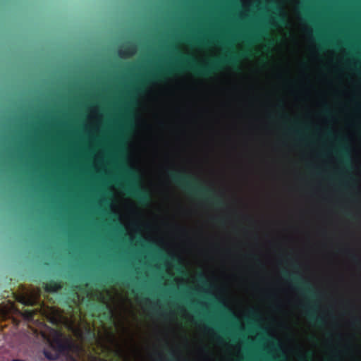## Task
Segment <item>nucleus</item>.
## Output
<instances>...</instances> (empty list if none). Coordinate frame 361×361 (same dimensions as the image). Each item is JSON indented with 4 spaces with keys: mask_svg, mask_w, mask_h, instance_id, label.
<instances>
[{
    "mask_svg": "<svg viewBox=\"0 0 361 361\" xmlns=\"http://www.w3.org/2000/svg\"><path fill=\"white\" fill-rule=\"evenodd\" d=\"M300 361H312V353H308L305 356L301 357Z\"/></svg>",
    "mask_w": 361,
    "mask_h": 361,
    "instance_id": "nucleus-24",
    "label": "nucleus"
},
{
    "mask_svg": "<svg viewBox=\"0 0 361 361\" xmlns=\"http://www.w3.org/2000/svg\"><path fill=\"white\" fill-rule=\"evenodd\" d=\"M13 361H22V360H13Z\"/></svg>",
    "mask_w": 361,
    "mask_h": 361,
    "instance_id": "nucleus-36",
    "label": "nucleus"
},
{
    "mask_svg": "<svg viewBox=\"0 0 361 361\" xmlns=\"http://www.w3.org/2000/svg\"><path fill=\"white\" fill-rule=\"evenodd\" d=\"M104 281L107 283H111L115 281L114 278L109 275L105 276L104 277Z\"/></svg>",
    "mask_w": 361,
    "mask_h": 361,
    "instance_id": "nucleus-25",
    "label": "nucleus"
},
{
    "mask_svg": "<svg viewBox=\"0 0 361 361\" xmlns=\"http://www.w3.org/2000/svg\"><path fill=\"white\" fill-rule=\"evenodd\" d=\"M116 148L117 149L118 151L120 149V142H118V143L116 144Z\"/></svg>",
    "mask_w": 361,
    "mask_h": 361,
    "instance_id": "nucleus-30",
    "label": "nucleus"
},
{
    "mask_svg": "<svg viewBox=\"0 0 361 361\" xmlns=\"http://www.w3.org/2000/svg\"><path fill=\"white\" fill-rule=\"evenodd\" d=\"M91 305H92V310L94 306V304L93 302V292L92 291V303H91Z\"/></svg>",
    "mask_w": 361,
    "mask_h": 361,
    "instance_id": "nucleus-29",
    "label": "nucleus"
},
{
    "mask_svg": "<svg viewBox=\"0 0 361 361\" xmlns=\"http://www.w3.org/2000/svg\"><path fill=\"white\" fill-rule=\"evenodd\" d=\"M214 42L213 39H208V38H204V39H195L193 40L194 44L200 46V47H205L209 44H212Z\"/></svg>",
    "mask_w": 361,
    "mask_h": 361,
    "instance_id": "nucleus-14",
    "label": "nucleus"
},
{
    "mask_svg": "<svg viewBox=\"0 0 361 361\" xmlns=\"http://www.w3.org/2000/svg\"><path fill=\"white\" fill-rule=\"evenodd\" d=\"M168 175L174 183L181 187L188 193L202 197L207 201L213 200V203L217 207L224 205L221 199L216 197L215 198L209 197V196L214 195V191L197 184V180L191 176L180 171H170Z\"/></svg>",
    "mask_w": 361,
    "mask_h": 361,
    "instance_id": "nucleus-3",
    "label": "nucleus"
},
{
    "mask_svg": "<svg viewBox=\"0 0 361 361\" xmlns=\"http://www.w3.org/2000/svg\"><path fill=\"white\" fill-rule=\"evenodd\" d=\"M354 322H355V323H357V322H360V320H359V319H355V320H354Z\"/></svg>",
    "mask_w": 361,
    "mask_h": 361,
    "instance_id": "nucleus-33",
    "label": "nucleus"
},
{
    "mask_svg": "<svg viewBox=\"0 0 361 361\" xmlns=\"http://www.w3.org/2000/svg\"><path fill=\"white\" fill-rule=\"evenodd\" d=\"M135 51V47L133 44H128L124 47L123 49H121L118 54L121 57L130 56Z\"/></svg>",
    "mask_w": 361,
    "mask_h": 361,
    "instance_id": "nucleus-10",
    "label": "nucleus"
},
{
    "mask_svg": "<svg viewBox=\"0 0 361 361\" xmlns=\"http://www.w3.org/2000/svg\"><path fill=\"white\" fill-rule=\"evenodd\" d=\"M267 35V32L263 30H259L256 33L249 36L245 37V39L249 42H256L259 41L262 37Z\"/></svg>",
    "mask_w": 361,
    "mask_h": 361,
    "instance_id": "nucleus-11",
    "label": "nucleus"
},
{
    "mask_svg": "<svg viewBox=\"0 0 361 361\" xmlns=\"http://www.w3.org/2000/svg\"><path fill=\"white\" fill-rule=\"evenodd\" d=\"M284 278L295 285V288L300 290L304 295L316 298L318 293L314 290L309 282L305 281L298 273L290 274L285 271L283 272Z\"/></svg>",
    "mask_w": 361,
    "mask_h": 361,
    "instance_id": "nucleus-5",
    "label": "nucleus"
},
{
    "mask_svg": "<svg viewBox=\"0 0 361 361\" xmlns=\"http://www.w3.org/2000/svg\"><path fill=\"white\" fill-rule=\"evenodd\" d=\"M324 114L326 115V116H330L331 114V111H329V109H326L325 111H324Z\"/></svg>",
    "mask_w": 361,
    "mask_h": 361,
    "instance_id": "nucleus-26",
    "label": "nucleus"
},
{
    "mask_svg": "<svg viewBox=\"0 0 361 361\" xmlns=\"http://www.w3.org/2000/svg\"><path fill=\"white\" fill-rule=\"evenodd\" d=\"M275 10L278 11V13H276L275 17L272 19L271 25L274 27L286 25L287 20L285 13L278 6L275 7Z\"/></svg>",
    "mask_w": 361,
    "mask_h": 361,
    "instance_id": "nucleus-8",
    "label": "nucleus"
},
{
    "mask_svg": "<svg viewBox=\"0 0 361 361\" xmlns=\"http://www.w3.org/2000/svg\"><path fill=\"white\" fill-rule=\"evenodd\" d=\"M260 321V315L256 310H251L250 312V317L247 319L249 324L255 325L257 329L264 330L258 326V323ZM264 332V331H263Z\"/></svg>",
    "mask_w": 361,
    "mask_h": 361,
    "instance_id": "nucleus-9",
    "label": "nucleus"
},
{
    "mask_svg": "<svg viewBox=\"0 0 361 361\" xmlns=\"http://www.w3.org/2000/svg\"><path fill=\"white\" fill-rule=\"evenodd\" d=\"M11 317V310L8 307H4L0 308V319L6 320Z\"/></svg>",
    "mask_w": 361,
    "mask_h": 361,
    "instance_id": "nucleus-15",
    "label": "nucleus"
},
{
    "mask_svg": "<svg viewBox=\"0 0 361 361\" xmlns=\"http://www.w3.org/2000/svg\"><path fill=\"white\" fill-rule=\"evenodd\" d=\"M61 286L56 283L46 284L45 289L47 292H56L61 289Z\"/></svg>",
    "mask_w": 361,
    "mask_h": 361,
    "instance_id": "nucleus-18",
    "label": "nucleus"
},
{
    "mask_svg": "<svg viewBox=\"0 0 361 361\" xmlns=\"http://www.w3.org/2000/svg\"><path fill=\"white\" fill-rule=\"evenodd\" d=\"M38 313H40L42 314H45V312H42L41 309L36 308V309H34L32 310H25L23 314H24L25 317H26L27 319L33 320V319H35V315Z\"/></svg>",
    "mask_w": 361,
    "mask_h": 361,
    "instance_id": "nucleus-13",
    "label": "nucleus"
},
{
    "mask_svg": "<svg viewBox=\"0 0 361 361\" xmlns=\"http://www.w3.org/2000/svg\"><path fill=\"white\" fill-rule=\"evenodd\" d=\"M50 313L53 314L52 316H50V319L53 321V322H56L59 319H60L61 314L54 309L51 308L50 310Z\"/></svg>",
    "mask_w": 361,
    "mask_h": 361,
    "instance_id": "nucleus-21",
    "label": "nucleus"
},
{
    "mask_svg": "<svg viewBox=\"0 0 361 361\" xmlns=\"http://www.w3.org/2000/svg\"><path fill=\"white\" fill-rule=\"evenodd\" d=\"M49 343L52 352L44 350V353L46 357L49 360H55L59 355L69 354L76 351L78 356L82 352V347L76 345L71 338L66 337L61 332L51 329L49 336H44Z\"/></svg>",
    "mask_w": 361,
    "mask_h": 361,
    "instance_id": "nucleus-4",
    "label": "nucleus"
},
{
    "mask_svg": "<svg viewBox=\"0 0 361 361\" xmlns=\"http://www.w3.org/2000/svg\"><path fill=\"white\" fill-rule=\"evenodd\" d=\"M353 259L354 260H356V259H357V256H356V255H353Z\"/></svg>",
    "mask_w": 361,
    "mask_h": 361,
    "instance_id": "nucleus-32",
    "label": "nucleus"
},
{
    "mask_svg": "<svg viewBox=\"0 0 361 361\" xmlns=\"http://www.w3.org/2000/svg\"><path fill=\"white\" fill-rule=\"evenodd\" d=\"M70 361H82V360H80V359H76V358H74V357H71Z\"/></svg>",
    "mask_w": 361,
    "mask_h": 361,
    "instance_id": "nucleus-31",
    "label": "nucleus"
},
{
    "mask_svg": "<svg viewBox=\"0 0 361 361\" xmlns=\"http://www.w3.org/2000/svg\"><path fill=\"white\" fill-rule=\"evenodd\" d=\"M147 246L151 247H152V243H149Z\"/></svg>",
    "mask_w": 361,
    "mask_h": 361,
    "instance_id": "nucleus-35",
    "label": "nucleus"
},
{
    "mask_svg": "<svg viewBox=\"0 0 361 361\" xmlns=\"http://www.w3.org/2000/svg\"><path fill=\"white\" fill-rule=\"evenodd\" d=\"M38 298H39L38 293H33L29 298L27 299V300L25 302V303L27 305H33L38 300Z\"/></svg>",
    "mask_w": 361,
    "mask_h": 361,
    "instance_id": "nucleus-20",
    "label": "nucleus"
},
{
    "mask_svg": "<svg viewBox=\"0 0 361 361\" xmlns=\"http://www.w3.org/2000/svg\"><path fill=\"white\" fill-rule=\"evenodd\" d=\"M93 96L92 95V99ZM93 112V104H92V113ZM92 152H93V123H92ZM93 192V164L92 163V193ZM93 208V200H92V209ZM93 222L92 221V225Z\"/></svg>",
    "mask_w": 361,
    "mask_h": 361,
    "instance_id": "nucleus-16",
    "label": "nucleus"
},
{
    "mask_svg": "<svg viewBox=\"0 0 361 361\" xmlns=\"http://www.w3.org/2000/svg\"><path fill=\"white\" fill-rule=\"evenodd\" d=\"M171 259H173V260H175V259H175V257H174L173 256H171Z\"/></svg>",
    "mask_w": 361,
    "mask_h": 361,
    "instance_id": "nucleus-34",
    "label": "nucleus"
},
{
    "mask_svg": "<svg viewBox=\"0 0 361 361\" xmlns=\"http://www.w3.org/2000/svg\"><path fill=\"white\" fill-rule=\"evenodd\" d=\"M94 315L92 314V361H95V348H94V341L96 339V329L94 326V322L92 319Z\"/></svg>",
    "mask_w": 361,
    "mask_h": 361,
    "instance_id": "nucleus-12",
    "label": "nucleus"
},
{
    "mask_svg": "<svg viewBox=\"0 0 361 361\" xmlns=\"http://www.w3.org/2000/svg\"><path fill=\"white\" fill-rule=\"evenodd\" d=\"M219 307L221 308H222L223 310H226V313H227V316L229 319H231V320H233V321H236L237 320V317L234 314L233 312H232L230 310H228L225 305L222 302H219Z\"/></svg>",
    "mask_w": 361,
    "mask_h": 361,
    "instance_id": "nucleus-17",
    "label": "nucleus"
},
{
    "mask_svg": "<svg viewBox=\"0 0 361 361\" xmlns=\"http://www.w3.org/2000/svg\"><path fill=\"white\" fill-rule=\"evenodd\" d=\"M108 157L111 159V164H114V166H116V154L114 153H113L112 152H109L108 153Z\"/></svg>",
    "mask_w": 361,
    "mask_h": 361,
    "instance_id": "nucleus-22",
    "label": "nucleus"
},
{
    "mask_svg": "<svg viewBox=\"0 0 361 361\" xmlns=\"http://www.w3.org/2000/svg\"><path fill=\"white\" fill-rule=\"evenodd\" d=\"M289 130H290V132H293V133H294L295 134H296V135H299V136H300V140H304L303 137H302V136H301V132H300L299 130H298V129H296V128H293V127H290V128H289Z\"/></svg>",
    "mask_w": 361,
    "mask_h": 361,
    "instance_id": "nucleus-23",
    "label": "nucleus"
},
{
    "mask_svg": "<svg viewBox=\"0 0 361 361\" xmlns=\"http://www.w3.org/2000/svg\"><path fill=\"white\" fill-rule=\"evenodd\" d=\"M340 142L339 147L335 150V152L341 158V162L344 164L346 168H350L351 166V158L350 153V148L345 143L341 142V140H338Z\"/></svg>",
    "mask_w": 361,
    "mask_h": 361,
    "instance_id": "nucleus-6",
    "label": "nucleus"
},
{
    "mask_svg": "<svg viewBox=\"0 0 361 361\" xmlns=\"http://www.w3.org/2000/svg\"><path fill=\"white\" fill-rule=\"evenodd\" d=\"M250 53L248 49L240 53L228 52L226 55L204 64L197 63L192 56H183L176 61L175 65L148 73L140 80L138 85L133 88V93L135 94H143L146 92L147 85L163 81L169 75L181 71H190L196 75L209 77L226 66H237L240 61L250 56Z\"/></svg>",
    "mask_w": 361,
    "mask_h": 361,
    "instance_id": "nucleus-1",
    "label": "nucleus"
},
{
    "mask_svg": "<svg viewBox=\"0 0 361 361\" xmlns=\"http://www.w3.org/2000/svg\"><path fill=\"white\" fill-rule=\"evenodd\" d=\"M121 172L119 176H110L106 181L107 183H115L122 187L130 195L137 200L142 205H147L151 201V195L143 188L139 183V177L135 171L130 167L120 165L117 166Z\"/></svg>",
    "mask_w": 361,
    "mask_h": 361,
    "instance_id": "nucleus-2",
    "label": "nucleus"
},
{
    "mask_svg": "<svg viewBox=\"0 0 361 361\" xmlns=\"http://www.w3.org/2000/svg\"><path fill=\"white\" fill-rule=\"evenodd\" d=\"M198 282L204 287H210L211 285L206 279L204 274L200 273L197 278Z\"/></svg>",
    "mask_w": 361,
    "mask_h": 361,
    "instance_id": "nucleus-19",
    "label": "nucleus"
},
{
    "mask_svg": "<svg viewBox=\"0 0 361 361\" xmlns=\"http://www.w3.org/2000/svg\"><path fill=\"white\" fill-rule=\"evenodd\" d=\"M326 135L330 137H334V133L331 131V130H329L326 133Z\"/></svg>",
    "mask_w": 361,
    "mask_h": 361,
    "instance_id": "nucleus-27",
    "label": "nucleus"
},
{
    "mask_svg": "<svg viewBox=\"0 0 361 361\" xmlns=\"http://www.w3.org/2000/svg\"><path fill=\"white\" fill-rule=\"evenodd\" d=\"M318 306L315 304H310L308 305L306 310V314L311 322H313L319 326H322L325 324V320L323 317L317 315Z\"/></svg>",
    "mask_w": 361,
    "mask_h": 361,
    "instance_id": "nucleus-7",
    "label": "nucleus"
},
{
    "mask_svg": "<svg viewBox=\"0 0 361 361\" xmlns=\"http://www.w3.org/2000/svg\"><path fill=\"white\" fill-rule=\"evenodd\" d=\"M90 120V115L88 114L87 116V124H86L87 129L88 128V123H89Z\"/></svg>",
    "mask_w": 361,
    "mask_h": 361,
    "instance_id": "nucleus-28",
    "label": "nucleus"
}]
</instances>
